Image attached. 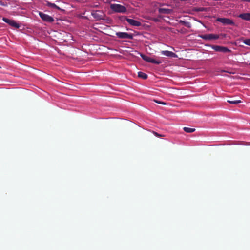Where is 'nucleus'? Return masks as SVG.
Wrapping results in <instances>:
<instances>
[{
	"label": "nucleus",
	"instance_id": "1",
	"mask_svg": "<svg viewBox=\"0 0 250 250\" xmlns=\"http://www.w3.org/2000/svg\"><path fill=\"white\" fill-rule=\"evenodd\" d=\"M110 8L114 13H125L127 12L126 8L119 4H111Z\"/></svg>",
	"mask_w": 250,
	"mask_h": 250
},
{
	"label": "nucleus",
	"instance_id": "2",
	"mask_svg": "<svg viewBox=\"0 0 250 250\" xmlns=\"http://www.w3.org/2000/svg\"><path fill=\"white\" fill-rule=\"evenodd\" d=\"M216 21L221 22L223 25H231L233 26H237L233 20L231 19L227 18H218Z\"/></svg>",
	"mask_w": 250,
	"mask_h": 250
},
{
	"label": "nucleus",
	"instance_id": "3",
	"mask_svg": "<svg viewBox=\"0 0 250 250\" xmlns=\"http://www.w3.org/2000/svg\"><path fill=\"white\" fill-rule=\"evenodd\" d=\"M208 46L217 52L223 53H230L231 52V50L225 46L215 45H209Z\"/></svg>",
	"mask_w": 250,
	"mask_h": 250
},
{
	"label": "nucleus",
	"instance_id": "4",
	"mask_svg": "<svg viewBox=\"0 0 250 250\" xmlns=\"http://www.w3.org/2000/svg\"><path fill=\"white\" fill-rule=\"evenodd\" d=\"M2 20L4 22L7 23L10 26L18 29L20 27V24L17 22L16 21L13 19H9L5 17H3Z\"/></svg>",
	"mask_w": 250,
	"mask_h": 250
},
{
	"label": "nucleus",
	"instance_id": "5",
	"mask_svg": "<svg viewBox=\"0 0 250 250\" xmlns=\"http://www.w3.org/2000/svg\"><path fill=\"white\" fill-rule=\"evenodd\" d=\"M116 35L121 39H133V34L127 32H117Z\"/></svg>",
	"mask_w": 250,
	"mask_h": 250
},
{
	"label": "nucleus",
	"instance_id": "6",
	"mask_svg": "<svg viewBox=\"0 0 250 250\" xmlns=\"http://www.w3.org/2000/svg\"><path fill=\"white\" fill-rule=\"evenodd\" d=\"M199 36L205 40H217L219 38V35L214 34H202Z\"/></svg>",
	"mask_w": 250,
	"mask_h": 250
},
{
	"label": "nucleus",
	"instance_id": "7",
	"mask_svg": "<svg viewBox=\"0 0 250 250\" xmlns=\"http://www.w3.org/2000/svg\"><path fill=\"white\" fill-rule=\"evenodd\" d=\"M39 15L42 20L45 22L52 23L54 21V20L52 17L42 12H39Z\"/></svg>",
	"mask_w": 250,
	"mask_h": 250
},
{
	"label": "nucleus",
	"instance_id": "8",
	"mask_svg": "<svg viewBox=\"0 0 250 250\" xmlns=\"http://www.w3.org/2000/svg\"><path fill=\"white\" fill-rule=\"evenodd\" d=\"M91 15L96 19V21H100L104 20L103 17L104 15L100 10H92L91 12Z\"/></svg>",
	"mask_w": 250,
	"mask_h": 250
},
{
	"label": "nucleus",
	"instance_id": "9",
	"mask_svg": "<svg viewBox=\"0 0 250 250\" xmlns=\"http://www.w3.org/2000/svg\"><path fill=\"white\" fill-rule=\"evenodd\" d=\"M161 54L169 57L176 58L177 55L174 52L168 50L162 51Z\"/></svg>",
	"mask_w": 250,
	"mask_h": 250
},
{
	"label": "nucleus",
	"instance_id": "10",
	"mask_svg": "<svg viewBox=\"0 0 250 250\" xmlns=\"http://www.w3.org/2000/svg\"><path fill=\"white\" fill-rule=\"evenodd\" d=\"M127 22L130 25L133 26L138 27L141 25V22L134 19H129L127 20Z\"/></svg>",
	"mask_w": 250,
	"mask_h": 250
},
{
	"label": "nucleus",
	"instance_id": "11",
	"mask_svg": "<svg viewBox=\"0 0 250 250\" xmlns=\"http://www.w3.org/2000/svg\"><path fill=\"white\" fill-rule=\"evenodd\" d=\"M238 17L244 20L250 21V13H243L240 14Z\"/></svg>",
	"mask_w": 250,
	"mask_h": 250
},
{
	"label": "nucleus",
	"instance_id": "12",
	"mask_svg": "<svg viewBox=\"0 0 250 250\" xmlns=\"http://www.w3.org/2000/svg\"><path fill=\"white\" fill-rule=\"evenodd\" d=\"M158 12L160 14H169L172 12V10L165 8H159L158 9Z\"/></svg>",
	"mask_w": 250,
	"mask_h": 250
},
{
	"label": "nucleus",
	"instance_id": "13",
	"mask_svg": "<svg viewBox=\"0 0 250 250\" xmlns=\"http://www.w3.org/2000/svg\"><path fill=\"white\" fill-rule=\"evenodd\" d=\"M47 6L54 9H56L59 10H62L60 7L57 6L56 4L51 3L50 2H47L46 4Z\"/></svg>",
	"mask_w": 250,
	"mask_h": 250
},
{
	"label": "nucleus",
	"instance_id": "14",
	"mask_svg": "<svg viewBox=\"0 0 250 250\" xmlns=\"http://www.w3.org/2000/svg\"><path fill=\"white\" fill-rule=\"evenodd\" d=\"M149 62L155 64H159L162 63V61L160 59H156L150 57Z\"/></svg>",
	"mask_w": 250,
	"mask_h": 250
},
{
	"label": "nucleus",
	"instance_id": "15",
	"mask_svg": "<svg viewBox=\"0 0 250 250\" xmlns=\"http://www.w3.org/2000/svg\"><path fill=\"white\" fill-rule=\"evenodd\" d=\"M179 23L181 24L188 27V28H190L191 27V23L190 22L184 21L183 20H180L179 21Z\"/></svg>",
	"mask_w": 250,
	"mask_h": 250
},
{
	"label": "nucleus",
	"instance_id": "16",
	"mask_svg": "<svg viewBox=\"0 0 250 250\" xmlns=\"http://www.w3.org/2000/svg\"><path fill=\"white\" fill-rule=\"evenodd\" d=\"M227 102L229 104H236L241 103V101L239 100H235L233 99H230V100H228Z\"/></svg>",
	"mask_w": 250,
	"mask_h": 250
},
{
	"label": "nucleus",
	"instance_id": "17",
	"mask_svg": "<svg viewBox=\"0 0 250 250\" xmlns=\"http://www.w3.org/2000/svg\"><path fill=\"white\" fill-rule=\"evenodd\" d=\"M140 56L141 57V58L145 61H146V62H149V60H150V57L148 56V55H146L145 54H140Z\"/></svg>",
	"mask_w": 250,
	"mask_h": 250
},
{
	"label": "nucleus",
	"instance_id": "18",
	"mask_svg": "<svg viewBox=\"0 0 250 250\" xmlns=\"http://www.w3.org/2000/svg\"><path fill=\"white\" fill-rule=\"evenodd\" d=\"M183 130H184V131L187 133H192L195 131V128H191L188 127H184L183 128Z\"/></svg>",
	"mask_w": 250,
	"mask_h": 250
},
{
	"label": "nucleus",
	"instance_id": "19",
	"mask_svg": "<svg viewBox=\"0 0 250 250\" xmlns=\"http://www.w3.org/2000/svg\"><path fill=\"white\" fill-rule=\"evenodd\" d=\"M138 76L139 78H147V75L143 72L140 71L138 73Z\"/></svg>",
	"mask_w": 250,
	"mask_h": 250
},
{
	"label": "nucleus",
	"instance_id": "20",
	"mask_svg": "<svg viewBox=\"0 0 250 250\" xmlns=\"http://www.w3.org/2000/svg\"><path fill=\"white\" fill-rule=\"evenodd\" d=\"M118 19L121 21V22H124L125 21H127V20L129 19L126 16H119L118 17Z\"/></svg>",
	"mask_w": 250,
	"mask_h": 250
},
{
	"label": "nucleus",
	"instance_id": "21",
	"mask_svg": "<svg viewBox=\"0 0 250 250\" xmlns=\"http://www.w3.org/2000/svg\"><path fill=\"white\" fill-rule=\"evenodd\" d=\"M243 42L248 46H250V39H247L243 41Z\"/></svg>",
	"mask_w": 250,
	"mask_h": 250
},
{
	"label": "nucleus",
	"instance_id": "22",
	"mask_svg": "<svg viewBox=\"0 0 250 250\" xmlns=\"http://www.w3.org/2000/svg\"><path fill=\"white\" fill-rule=\"evenodd\" d=\"M153 101L155 103L159 104H163V105H166V103L165 102H163V101H158L157 100H154Z\"/></svg>",
	"mask_w": 250,
	"mask_h": 250
},
{
	"label": "nucleus",
	"instance_id": "23",
	"mask_svg": "<svg viewBox=\"0 0 250 250\" xmlns=\"http://www.w3.org/2000/svg\"><path fill=\"white\" fill-rule=\"evenodd\" d=\"M153 133L157 137H162V135H161V134L155 132V131H153Z\"/></svg>",
	"mask_w": 250,
	"mask_h": 250
},
{
	"label": "nucleus",
	"instance_id": "24",
	"mask_svg": "<svg viewBox=\"0 0 250 250\" xmlns=\"http://www.w3.org/2000/svg\"><path fill=\"white\" fill-rule=\"evenodd\" d=\"M243 1L250 2V0H241Z\"/></svg>",
	"mask_w": 250,
	"mask_h": 250
},
{
	"label": "nucleus",
	"instance_id": "25",
	"mask_svg": "<svg viewBox=\"0 0 250 250\" xmlns=\"http://www.w3.org/2000/svg\"><path fill=\"white\" fill-rule=\"evenodd\" d=\"M221 35L224 37H225L226 36V34H221Z\"/></svg>",
	"mask_w": 250,
	"mask_h": 250
},
{
	"label": "nucleus",
	"instance_id": "26",
	"mask_svg": "<svg viewBox=\"0 0 250 250\" xmlns=\"http://www.w3.org/2000/svg\"><path fill=\"white\" fill-rule=\"evenodd\" d=\"M236 78H240V79H241V78H243V77H239H239H237Z\"/></svg>",
	"mask_w": 250,
	"mask_h": 250
},
{
	"label": "nucleus",
	"instance_id": "27",
	"mask_svg": "<svg viewBox=\"0 0 250 250\" xmlns=\"http://www.w3.org/2000/svg\"><path fill=\"white\" fill-rule=\"evenodd\" d=\"M231 78H234L233 76H231Z\"/></svg>",
	"mask_w": 250,
	"mask_h": 250
}]
</instances>
